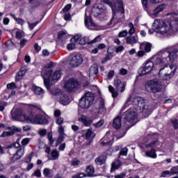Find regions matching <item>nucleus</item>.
Wrapping results in <instances>:
<instances>
[{
    "label": "nucleus",
    "instance_id": "774afa93",
    "mask_svg": "<svg viewBox=\"0 0 178 178\" xmlns=\"http://www.w3.org/2000/svg\"><path fill=\"white\" fill-rule=\"evenodd\" d=\"M76 176V178H84V177H88L87 175L84 172H80L79 174L75 175Z\"/></svg>",
    "mask_w": 178,
    "mask_h": 178
},
{
    "label": "nucleus",
    "instance_id": "393cba45",
    "mask_svg": "<svg viewBox=\"0 0 178 178\" xmlns=\"http://www.w3.org/2000/svg\"><path fill=\"white\" fill-rule=\"evenodd\" d=\"M126 86H127V83L122 82V81L119 79L114 80V87L116 88V90H120L121 87L123 88L124 87H126Z\"/></svg>",
    "mask_w": 178,
    "mask_h": 178
},
{
    "label": "nucleus",
    "instance_id": "1a4fd4ad",
    "mask_svg": "<svg viewBox=\"0 0 178 178\" xmlns=\"http://www.w3.org/2000/svg\"><path fill=\"white\" fill-rule=\"evenodd\" d=\"M94 93L87 92L79 101V106L82 109H88L94 104Z\"/></svg>",
    "mask_w": 178,
    "mask_h": 178
},
{
    "label": "nucleus",
    "instance_id": "72a5a7b5",
    "mask_svg": "<svg viewBox=\"0 0 178 178\" xmlns=\"http://www.w3.org/2000/svg\"><path fill=\"white\" fill-rule=\"evenodd\" d=\"M145 156H147V158H152L153 159H156V152L154 149H152L150 151H147L145 153Z\"/></svg>",
    "mask_w": 178,
    "mask_h": 178
},
{
    "label": "nucleus",
    "instance_id": "5fc2aeb1",
    "mask_svg": "<svg viewBox=\"0 0 178 178\" xmlns=\"http://www.w3.org/2000/svg\"><path fill=\"white\" fill-rule=\"evenodd\" d=\"M65 120H63V118L62 117H58L56 119V123L57 124H59V126H62L63 124V122Z\"/></svg>",
    "mask_w": 178,
    "mask_h": 178
},
{
    "label": "nucleus",
    "instance_id": "3c124183",
    "mask_svg": "<svg viewBox=\"0 0 178 178\" xmlns=\"http://www.w3.org/2000/svg\"><path fill=\"white\" fill-rule=\"evenodd\" d=\"M91 136H92V129H88L86 133V140H88V138H91Z\"/></svg>",
    "mask_w": 178,
    "mask_h": 178
},
{
    "label": "nucleus",
    "instance_id": "cd10ccee",
    "mask_svg": "<svg viewBox=\"0 0 178 178\" xmlns=\"http://www.w3.org/2000/svg\"><path fill=\"white\" fill-rule=\"evenodd\" d=\"M144 48L145 52H151V49L152 48V44L148 42H145L140 44V49Z\"/></svg>",
    "mask_w": 178,
    "mask_h": 178
},
{
    "label": "nucleus",
    "instance_id": "f3484780",
    "mask_svg": "<svg viewBox=\"0 0 178 178\" xmlns=\"http://www.w3.org/2000/svg\"><path fill=\"white\" fill-rule=\"evenodd\" d=\"M78 120L87 127H90V126H91L92 124V120L88 117H86V115H81V117L78 118Z\"/></svg>",
    "mask_w": 178,
    "mask_h": 178
},
{
    "label": "nucleus",
    "instance_id": "a19ab883",
    "mask_svg": "<svg viewBox=\"0 0 178 178\" xmlns=\"http://www.w3.org/2000/svg\"><path fill=\"white\" fill-rule=\"evenodd\" d=\"M10 16L13 17L14 20L17 22V24H20L21 26H23L24 24V20H23L22 18H17L16 15L11 14Z\"/></svg>",
    "mask_w": 178,
    "mask_h": 178
},
{
    "label": "nucleus",
    "instance_id": "bb28decb",
    "mask_svg": "<svg viewBox=\"0 0 178 178\" xmlns=\"http://www.w3.org/2000/svg\"><path fill=\"white\" fill-rule=\"evenodd\" d=\"M58 99H59L60 102L63 104V105L69 102V97L65 94V92H61V95L58 96Z\"/></svg>",
    "mask_w": 178,
    "mask_h": 178
},
{
    "label": "nucleus",
    "instance_id": "8fccbe9b",
    "mask_svg": "<svg viewBox=\"0 0 178 178\" xmlns=\"http://www.w3.org/2000/svg\"><path fill=\"white\" fill-rule=\"evenodd\" d=\"M15 134V131H4L1 134V137H9V136H13Z\"/></svg>",
    "mask_w": 178,
    "mask_h": 178
},
{
    "label": "nucleus",
    "instance_id": "2f4dec72",
    "mask_svg": "<svg viewBox=\"0 0 178 178\" xmlns=\"http://www.w3.org/2000/svg\"><path fill=\"white\" fill-rule=\"evenodd\" d=\"M26 69H24V68L21 69L18 72L17 76H15L16 81H19L22 80V79H23V76H24V74H26Z\"/></svg>",
    "mask_w": 178,
    "mask_h": 178
},
{
    "label": "nucleus",
    "instance_id": "e433bc0d",
    "mask_svg": "<svg viewBox=\"0 0 178 178\" xmlns=\"http://www.w3.org/2000/svg\"><path fill=\"white\" fill-rule=\"evenodd\" d=\"M99 73L98 67L94 65L90 67L89 70V77L93 76V74L97 75Z\"/></svg>",
    "mask_w": 178,
    "mask_h": 178
},
{
    "label": "nucleus",
    "instance_id": "338daca9",
    "mask_svg": "<svg viewBox=\"0 0 178 178\" xmlns=\"http://www.w3.org/2000/svg\"><path fill=\"white\" fill-rule=\"evenodd\" d=\"M127 73H128L127 70H126V69H124V68H121V69L120 70V74L121 76H126V74H127Z\"/></svg>",
    "mask_w": 178,
    "mask_h": 178
},
{
    "label": "nucleus",
    "instance_id": "69168bd1",
    "mask_svg": "<svg viewBox=\"0 0 178 178\" xmlns=\"http://www.w3.org/2000/svg\"><path fill=\"white\" fill-rule=\"evenodd\" d=\"M33 176H35L36 177H41V170H40V169L36 170L33 172Z\"/></svg>",
    "mask_w": 178,
    "mask_h": 178
},
{
    "label": "nucleus",
    "instance_id": "37998d69",
    "mask_svg": "<svg viewBox=\"0 0 178 178\" xmlns=\"http://www.w3.org/2000/svg\"><path fill=\"white\" fill-rule=\"evenodd\" d=\"M112 58H113V55L112 53H109V51H108V55L102 60V63H106V62L111 60Z\"/></svg>",
    "mask_w": 178,
    "mask_h": 178
},
{
    "label": "nucleus",
    "instance_id": "20e7f679",
    "mask_svg": "<svg viewBox=\"0 0 178 178\" xmlns=\"http://www.w3.org/2000/svg\"><path fill=\"white\" fill-rule=\"evenodd\" d=\"M100 3H105L111 8L113 12V17L110 23L113 22L116 24L122 20V15L124 13V8H123V1L122 0H101Z\"/></svg>",
    "mask_w": 178,
    "mask_h": 178
},
{
    "label": "nucleus",
    "instance_id": "79ce46f5",
    "mask_svg": "<svg viewBox=\"0 0 178 178\" xmlns=\"http://www.w3.org/2000/svg\"><path fill=\"white\" fill-rule=\"evenodd\" d=\"M158 146V141L154 140L152 143L146 145V148H152V149H154L156 147Z\"/></svg>",
    "mask_w": 178,
    "mask_h": 178
},
{
    "label": "nucleus",
    "instance_id": "a211bd4d",
    "mask_svg": "<svg viewBox=\"0 0 178 178\" xmlns=\"http://www.w3.org/2000/svg\"><path fill=\"white\" fill-rule=\"evenodd\" d=\"M23 155H24V149H19L11 158V163H13L14 162H16V161L20 159Z\"/></svg>",
    "mask_w": 178,
    "mask_h": 178
},
{
    "label": "nucleus",
    "instance_id": "f03ea898",
    "mask_svg": "<svg viewBox=\"0 0 178 178\" xmlns=\"http://www.w3.org/2000/svg\"><path fill=\"white\" fill-rule=\"evenodd\" d=\"M153 30L161 35H166V34L172 35L177 33V15L172 14L170 19L165 22L162 19H155L153 23Z\"/></svg>",
    "mask_w": 178,
    "mask_h": 178
},
{
    "label": "nucleus",
    "instance_id": "dca6fc26",
    "mask_svg": "<svg viewBox=\"0 0 178 178\" xmlns=\"http://www.w3.org/2000/svg\"><path fill=\"white\" fill-rule=\"evenodd\" d=\"M85 26L89 30H99V26L87 17L85 18Z\"/></svg>",
    "mask_w": 178,
    "mask_h": 178
},
{
    "label": "nucleus",
    "instance_id": "4468645a",
    "mask_svg": "<svg viewBox=\"0 0 178 178\" xmlns=\"http://www.w3.org/2000/svg\"><path fill=\"white\" fill-rule=\"evenodd\" d=\"M83 63V57L81 55L77 54L73 56L70 59V65L72 66V67H77V66H80Z\"/></svg>",
    "mask_w": 178,
    "mask_h": 178
},
{
    "label": "nucleus",
    "instance_id": "de8ad7c7",
    "mask_svg": "<svg viewBox=\"0 0 178 178\" xmlns=\"http://www.w3.org/2000/svg\"><path fill=\"white\" fill-rule=\"evenodd\" d=\"M104 123H105V121L104 120H100L97 123L93 124V126L96 129H98V127H101L104 126Z\"/></svg>",
    "mask_w": 178,
    "mask_h": 178
},
{
    "label": "nucleus",
    "instance_id": "6ab92c4d",
    "mask_svg": "<svg viewBox=\"0 0 178 178\" xmlns=\"http://www.w3.org/2000/svg\"><path fill=\"white\" fill-rule=\"evenodd\" d=\"M23 155H24V149H19L11 158V163H13L14 162H16V161L20 159Z\"/></svg>",
    "mask_w": 178,
    "mask_h": 178
},
{
    "label": "nucleus",
    "instance_id": "c9c22d12",
    "mask_svg": "<svg viewBox=\"0 0 178 178\" xmlns=\"http://www.w3.org/2000/svg\"><path fill=\"white\" fill-rule=\"evenodd\" d=\"M106 161V159H105L104 156H100L95 160V163L99 165H104V163H105Z\"/></svg>",
    "mask_w": 178,
    "mask_h": 178
},
{
    "label": "nucleus",
    "instance_id": "f704fd0d",
    "mask_svg": "<svg viewBox=\"0 0 178 178\" xmlns=\"http://www.w3.org/2000/svg\"><path fill=\"white\" fill-rule=\"evenodd\" d=\"M32 90H33L35 94H36V95H42V94H44V90H42V88H41L40 87L33 86L32 87Z\"/></svg>",
    "mask_w": 178,
    "mask_h": 178
},
{
    "label": "nucleus",
    "instance_id": "9b49d317",
    "mask_svg": "<svg viewBox=\"0 0 178 178\" xmlns=\"http://www.w3.org/2000/svg\"><path fill=\"white\" fill-rule=\"evenodd\" d=\"M81 83L76 79H70L64 85V88L67 92H73L80 88Z\"/></svg>",
    "mask_w": 178,
    "mask_h": 178
},
{
    "label": "nucleus",
    "instance_id": "603ef678",
    "mask_svg": "<svg viewBox=\"0 0 178 178\" xmlns=\"http://www.w3.org/2000/svg\"><path fill=\"white\" fill-rule=\"evenodd\" d=\"M129 151V149H127V147H124L122 149L120 150V156H126L127 155V152Z\"/></svg>",
    "mask_w": 178,
    "mask_h": 178
},
{
    "label": "nucleus",
    "instance_id": "4be33fe9",
    "mask_svg": "<svg viewBox=\"0 0 178 178\" xmlns=\"http://www.w3.org/2000/svg\"><path fill=\"white\" fill-rule=\"evenodd\" d=\"M113 127L116 130H118V129L122 127V117L120 115H118L114 118L113 122Z\"/></svg>",
    "mask_w": 178,
    "mask_h": 178
},
{
    "label": "nucleus",
    "instance_id": "e2e57ef3",
    "mask_svg": "<svg viewBox=\"0 0 178 178\" xmlns=\"http://www.w3.org/2000/svg\"><path fill=\"white\" fill-rule=\"evenodd\" d=\"M145 56V51L144 50H140L138 51L136 56L138 58H143V56Z\"/></svg>",
    "mask_w": 178,
    "mask_h": 178
},
{
    "label": "nucleus",
    "instance_id": "0e129e2a",
    "mask_svg": "<svg viewBox=\"0 0 178 178\" xmlns=\"http://www.w3.org/2000/svg\"><path fill=\"white\" fill-rule=\"evenodd\" d=\"M72 166H79L80 165V161L77 159L72 160L71 162Z\"/></svg>",
    "mask_w": 178,
    "mask_h": 178
},
{
    "label": "nucleus",
    "instance_id": "6e6552de",
    "mask_svg": "<svg viewBox=\"0 0 178 178\" xmlns=\"http://www.w3.org/2000/svg\"><path fill=\"white\" fill-rule=\"evenodd\" d=\"M145 88L148 92L156 94L162 91V82L156 79L147 81L145 84Z\"/></svg>",
    "mask_w": 178,
    "mask_h": 178
},
{
    "label": "nucleus",
    "instance_id": "a878e982",
    "mask_svg": "<svg viewBox=\"0 0 178 178\" xmlns=\"http://www.w3.org/2000/svg\"><path fill=\"white\" fill-rule=\"evenodd\" d=\"M109 134H111V131H107L103 140H100L101 145L104 147H106V145H112V141H111V138H109ZM105 138H109L108 140H105Z\"/></svg>",
    "mask_w": 178,
    "mask_h": 178
},
{
    "label": "nucleus",
    "instance_id": "13d9d810",
    "mask_svg": "<svg viewBox=\"0 0 178 178\" xmlns=\"http://www.w3.org/2000/svg\"><path fill=\"white\" fill-rule=\"evenodd\" d=\"M166 176H172V172L170 170H165L161 173V177H166Z\"/></svg>",
    "mask_w": 178,
    "mask_h": 178
},
{
    "label": "nucleus",
    "instance_id": "b1692460",
    "mask_svg": "<svg viewBox=\"0 0 178 178\" xmlns=\"http://www.w3.org/2000/svg\"><path fill=\"white\" fill-rule=\"evenodd\" d=\"M47 90L49 91L51 95H54V97H56L57 98H58L60 95H62V92H63L58 88H53L52 89H51V86Z\"/></svg>",
    "mask_w": 178,
    "mask_h": 178
},
{
    "label": "nucleus",
    "instance_id": "864d4df0",
    "mask_svg": "<svg viewBox=\"0 0 178 178\" xmlns=\"http://www.w3.org/2000/svg\"><path fill=\"white\" fill-rule=\"evenodd\" d=\"M171 175L173 176L174 175H177L178 173V165L174 166L170 169Z\"/></svg>",
    "mask_w": 178,
    "mask_h": 178
},
{
    "label": "nucleus",
    "instance_id": "0eeeda50",
    "mask_svg": "<svg viewBox=\"0 0 178 178\" xmlns=\"http://www.w3.org/2000/svg\"><path fill=\"white\" fill-rule=\"evenodd\" d=\"M178 49H174L172 51H165L163 54L162 58H157L156 59V65H161V63H166L167 62H173L177 58Z\"/></svg>",
    "mask_w": 178,
    "mask_h": 178
},
{
    "label": "nucleus",
    "instance_id": "c03bdc74",
    "mask_svg": "<svg viewBox=\"0 0 178 178\" xmlns=\"http://www.w3.org/2000/svg\"><path fill=\"white\" fill-rule=\"evenodd\" d=\"M54 66V63L50 62L46 65V66L44 67V74L47 73V72H49V70H52L51 68Z\"/></svg>",
    "mask_w": 178,
    "mask_h": 178
},
{
    "label": "nucleus",
    "instance_id": "58836bf2",
    "mask_svg": "<svg viewBox=\"0 0 178 178\" xmlns=\"http://www.w3.org/2000/svg\"><path fill=\"white\" fill-rule=\"evenodd\" d=\"M108 90L111 92L113 98H116L119 95L118 90L115 91V88L111 85L108 86Z\"/></svg>",
    "mask_w": 178,
    "mask_h": 178
},
{
    "label": "nucleus",
    "instance_id": "5701e85b",
    "mask_svg": "<svg viewBox=\"0 0 178 178\" xmlns=\"http://www.w3.org/2000/svg\"><path fill=\"white\" fill-rule=\"evenodd\" d=\"M87 177H95L97 175H94L95 173V168L92 165L87 166L86 169Z\"/></svg>",
    "mask_w": 178,
    "mask_h": 178
},
{
    "label": "nucleus",
    "instance_id": "2eb2a0df",
    "mask_svg": "<svg viewBox=\"0 0 178 178\" xmlns=\"http://www.w3.org/2000/svg\"><path fill=\"white\" fill-rule=\"evenodd\" d=\"M101 38V35L97 36L95 39L90 40V38L88 37H83L80 38L79 40V44L80 45H86V44H94L98 41H99Z\"/></svg>",
    "mask_w": 178,
    "mask_h": 178
},
{
    "label": "nucleus",
    "instance_id": "4c0bfd02",
    "mask_svg": "<svg viewBox=\"0 0 178 178\" xmlns=\"http://www.w3.org/2000/svg\"><path fill=\"white\" fill-rule=\"evenodd\" d=\"M128 26L129 28L128 34H129V35H133V34H135L136 33V28L134 27V24H133V22H129L128 24Z\"/></svg>",
    "mask_w": 178,
    "mask_h": 178
},
{
    "label": "nucleus",
    "instance_id": "7ed1b4c3",
    "mask_svg": "<svg viewBox=\"0 0 178 178\" xmlns=\"http://www.w3.org/2000/svg\"><path fill=\"white\" fill-rule=\"evenodd\" d=\"M130 105H133L134 108L138 111L141 113H145L148 116L149 113H151V108H149V106L145 103V99L141 97H133V95H130L124 105L121 108V112H123L126 108L130 106Z\"/></svg>",
    "mask_w": 178,
    "mask_h": 178
},
{
    "label": "nucleus",
    "instance_id": "ddd939ff",
    "mask_svg": "<svg viewBox=\"0 0 178 178\" xmlns=\"http://www.w3.org/2000/svg\"><path fill=\"white\" fill-rule=\"evenodd\" d=\"M92 13L95 17H98V16L106 13V8L102 3L95 4L92 8Z\"/></svg>",
    "mask_w": 178,
    "mask_h": 178
},
{
    "label": "nucleus",
    "instance_id": "bf43d9fd",
    "mask_svg": "<svg viewBox=\"0 0 178 178\" xmlns=\"http://www.w3.org/2000/svg\"><path fill=\"white\" fill-rule=\"evenodd\" d=\"M67 48L68 51H72V49H76V44L70 43V44H67Z\"/></svg>",
    "mask_w": 178,
    "mask_h": 178
},
{
    "label": "nucleus",
    "instance_id": "4d7b16f0",
    "mask_svg": "<svg viewBox=\"0 0 178 178\" xmlns=\"http://www.w3.org/2000/svg\"><path fill=\"white\" fill-rule=\"evenodd\" d=\"M171 123H172L174 129L175 130H178V120H171Z\"/></svg>",
    "mask_w": 178,
    "mask_h": 178
},
{
    "label": "nucleus",
    "instance_id": "423d86ee",
    "mask_svg": "<svg viewBox=\"0 0 178 178\" xmlns=\"http://www.w3.org/2000/svg\"><path fill=\"white\" fill-rule=\"evenodd\" d=\"M60 76H62V72L60 70L55 71L53 74L52 70H51L46 72V73L43 74V80L46 88L49 90V83L51 81H58V80L60 79Z\"/></svg>",
    "mask_w": 178,
    "mask_h": 178
},
{
    "label": "nucleus",
    "instance_id": "f8f14e48",
    "mask_svg": "<svg viewBox=\"0 0 178 178\" xmlns=\"http://www.w3.org/2000/svg\"><path fill=\"white\" fill-rule=\"evenodd\" d=\"M154 69V62L151 60L146 61L143 66L139 68L138 74L139 76H143L145 74H148L152 72Z\"/></svg>",
    "mask_w": 178,
    "mask_h": 178
},
{
    "label": "nucleus",
    "instance_id": "a18cd8bd",
    "mask_svg": "<svg viewBox=\"0 0 178 178\" xmlns=\"http://www.w3.org/2000/svg\"><path fill=\"white\" fill-rule=\"evenodd\" d=\"M5 45L8 48V49H13L15 48V44L12 40H8L5 42Z\"/></svg>",
    "mask_w": 178,
    "mask_h": 178
},
{
    "label": "nucleus",
    "instance_id": "c85d7f7f",
    "mask_svg": "<svg viewBox=\"0 0 178 178\" xmlns=\"http://www.w3.org/2000/svg\"><path fill=\"white\" fill-rule=\"evenodd\" d=\"M120 166H122V162H120L119 160H116L111 165V172H115V170H118Z\"/></svg>",
    "mask_w": 178,
    "mask_h": 178
},
{
    "label": "nucleus",
    "instance_id": "39448f33",
    "mask_svg": "<svg viewBox=\"0 0 178 178\" xmlns=\"http://www.w3.org/2000/svg\"><path fill=\"white\" fill-rule=\"evenodd\" d=\"M124 123L128 127H133L138 122V113L137 111L129 108L124 113Z\"/></svg>",
    "mask_w": 178,
    "mask_h": 178
},
{
    "label": "nucleus",
    "instance_id": "052dcab7",
    "mask_svg": "<svg viewBox=\"0 0 178 178\" xmlns=\"http://www.w3.org/2000/svg\"><path fill=\"white\" fill-rule=\"evenodd\" d=\"M67 34V31H60L58 32V38L60 40L64 35H66Z\"/></svg>",
    "mask_w": 178,
    "mask_h": 178
},
{
    "label": "nucleus",
    "instance_id": "f257e3e1",
    "mask_svg": "<svg viewBox=\"0 0 178 178\" xmlns=\"http://www.w3.org/2000/svg\"><path fill=\"white\" fill-rule=\"evenodd\" d=\"M37 111H41V105L29 104L28 113L16 115V113H12V118L14 120L27 122V123H32L33 124H48L49 122L45 115H34Z\"/></svg>",
    "mask_w": 178,
    "mask_h": 178
},
{
    "label": "nucleus",
    "instance_id": "412c9836",
    "mask_svg": "<svg viewBox=\"0 0 178 178\" xmlns=\"http://www.w3.org/2000/svg\"><path fill=\"white\" fill-rule=\"evenodd\" d=\"M126 42L128 45H134L138 42V36L130 35L126 38Z\"/></svg>",
    "mask_w": 178,
    "mask_h": 178
},
{
    "label": "nucleus",
    "instance_id": "ea45409f",
    "mask_svg": "<svg viewBox=\"0 0 178 178\" xmlns=\"http://www.w3.org/2000/svg\"><path fill=\"white\" fill-rule=\"evenodd\" d=\"M51 157L53 161H56L59 159V152L56 149L51 151Z\"/></svg>",
    "mask_w": 178,
    "mask_h": 178
},
{
    "label": "nucleus",
    "instance_id": "680f3d73",
    "mask_svg": "<svg viewBox=\"0 0 178 178\" xmlns=\"http://www.w3.org/2000/svg\"><path fill=\"white\" fill-rule=\"evenodd\" d=\"M7 88L8 90H14V88H16V84L15 83H10L7 84Z\"/></svg>",
    "mask_w": 178,
    "mask_h": 178
},
{
    "label": "nucleus",
    "instance_id": "09e8293b",
    "mask_svg": "<svg viewBox=\"0 0 178 178\" xmlns=\"http://www.w3.org/2000/svg\"><path fill=\"white\" fill-rule=\"evenodd\" d=\"M127 34H129V31H127V30H124L119 33L118 37L120 38H123L124 37H127Z\"/></svg>",
    "mask_w": 178,
    "mask_h": 178
},
{
    "label": "nucleus",
    "instance_id": "7c9ffc66",
    "mask_svg": "<svg viewBox=\"0 0 178 178\" xmlns=\"http://www.w3.org/2000/svg\"><path fill=\"white\" fill-rule=\"evenodd\" d=\"M99 113H106V107L105 106V102L104 100H100L99 104Z\"/></svg>",
    "mask_w": 178,
    "mask_h": 178
},
{
    "label": "nucleus",
    "instance_id": "9d476101",
    "mask_svg": "<svg viewBox=\"0 0 178 178\" xmlns=\"http://www.w3.org/2000/svg\"><path fill=\"white\" fill-rule=\"evenodd\" d=\"M175 73H176V65H166L159 70V74H163L164 80L172 79L175 76Z\"/></svg>",
    "mask_w": 178,
    "mask_h": 178
},
{
    "label": "nucleus",
    "instance_id": "49530a36",
    "mask_svg": "<svg viewBox=\"0 0 178 178\" xmlns=\"http://www.w3.org/2000/svg\"><path fill=\"white\" fill-rule=\"evenodd\" d=\"M64 140H65V135H60V136L58 137L56 143V147H58V145H59L60 143H63Z\"/></svg>",
    "mask_w": 178,
    "mask_h": 178
},
{
    "label": "nucleus",
    "instance_id": "6e6d98bb",
    "mask_svg": "<svg viewBox=\"0 0 178 178\" xmlns=\"http://www.w3.org/2000/svg\"><path fill=\"white\" fill-rule=\"evenodd\" d=\"M8 130H13V131L20 132L22 131V128H17L16 126L8 127Z\"/></svg>",
    "mask_w": 178,
    "mask_h": 178
},
{
    "label": "nucleus",
    "instance_id": "c756f323",
    "mask_svg": "<svg viewBox=\"0 0 178 178\" xmlns=\"http://www.w3.org/2000/svg\"><path fill=\"white\" fill-rule=\"evenodd\" d=\"M163 10H165V5H160L153 10V15L158 16V15H159L161 12H163Z\"/></svg>",
    "mask_w": 178,
    "mask_h": 178
},
{
    "label": "nucleus",
    "instance_id": "473e14b6",
    "mask_svg": "<svg viewBox=\"0 0 178 178\" xmlns=\"http://www.w3.org/2000/svg\"><path fill=\"white\" fill-rule=\"evenodd\" d=\"M43 175L44 177L52 178L54 177V173L51 169L44 168L43 170Z\"/></svg>",
    "mask_w": 178,
    "mask_h": 178
},
{
    "label": "nucleus",
    "instance_id": "aec40b11",
    "mask_svg": "<svg viewBox=\"0 0 178 178\" xmlns=\"http://www.w3.org/2000/svg\"><path fill=\"white\" fill-rule=\"evenodd\" d=\"M23 155H24V149H19L11 158V163H13L14 162H16V161L20 159Z\"/></svg>",
    "mask_w": 178,
    "mask_h": 178
}]
</instances>
